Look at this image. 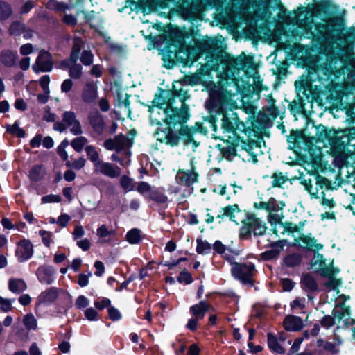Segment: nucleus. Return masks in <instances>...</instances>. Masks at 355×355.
I'll return each instance as SVG.
<instances>
[{
	"label": "nucleus",
	"mask_w": 355,
	"mask_h": 355,
	"mask_svg": "<svg viewBox=\"0 0 355 355\" xmlns=\"http://www.w3.org/2000/svg\"><path fill=\"white\" fill-rule=\"evenodd\" d=\"M33 254V245L28 240L24 239L17 243L15 254L19 261H27L32 257Z\"/></svg>",
	"instance_id": "obj_18"
},
{
	"label": "nucleus",
	"mask_w": 355,
	"mask_h": 355,
	"mask_svg": "<svg viewBox=\"0 0 355 355\" xmlns=\"http://www.w3.org/2000/svg\"><path fill=\"white\" fill-rule=\"evenodd\" d=\"M89 123L94 130L101 134L103 132L105 123L103 116L98 112H92L89 115Z\"/></svg>",
	"instance_id": "obj_29"
},
{
	"label": "nucleus",
	"mask_w": 355,
	"mask_h": 355,
	"mask_svg": "<svg viewBox=\"0 0 355 355\" xmlns=\"http://www.w3.org/2000/svg\"><path fill=\"white\" fill-rule=\"evenodd\" d=\"M333 261L327 263L323 255L317 254L314 257L313 266L320 272L323 277H329L338 272V270L333 267Z\"/></svg>",
	"instance_id": "obj_13"
},
{
	"label": "nucleus",
	"mask_w": 355,
	"mask_h": 355,
	"mask_svg": "<svg viewBox=\"0 0 355 355\" xmlns=\"http://www.w3.org/2000/svg\"><path fill=\"white\" fill-rule=\"evenodd\" d=\"M153 189V188H152L151 186L146 182H141L137 187L138 192L144 195L146 198H147V196L151 193Z\"/></svg>",
	"instance_id": "obj_56"
},
{
	"label": "nucleus",
	"mask_w": 355,
	"mask_h": 355,
	"mask_svg": "<svg viewBox=\"0 0 355 355\" xmlns=\"http://www.w3.org/2000/svg\"><path fill=\"white\" fill-rule=\"evenodd\" d=\"M270 16V12L267 8H263L262 10H259L255 12L254 16L252 17L250 15H247L244 21L248 28L249 33L252 35L253 37L258 36V31L257 30V24L259 20H267Z\"/></svg>",
	"instance_id": "obj_12"
},
{
	"label": "nucleus",
	"mask_w": 355,
	"mask_h": 355,
	"mask_svg": "<svg viewBox=\"0 0 355 355\" xmlns=\"http://www.w3.org/2000/svg\"><path fill=\"white\" fill-rule=\"evenodd\" d=\"M335 318L331 315L324 316L321 320V324L322 327L328 329L335 324Z\"/></svg>",
	"instance_id": "obj_64"
},
{
	"label": "nucleus",
	"mask_w": 355,
	"mask_h": 355,
	"mask_svg": "<svg viewBox=\"0 0 355 355\" xmlns=\"http://www.w3.org/2000/svg\"><path fill=\"white\" fill-rule=\"evenodd\" d=\"M58 297V290L51 287L42 292L37 297V304H50L53 303Z\"/></svg>",
	"instance_id": "obj_30"
},
{
	"label": "nucleus",
	"mask_w": 355,
	"mask_h": 355,
	"mask_svg": "<svg viewBox=\"0 0 355 355\" xmlns=\"http://www.w3.org/2000/svg\"><path fill=\"white\" fill-rule=\"evenodd\" d=\"M108 314L110 318L113 320H119L121 318V314L119 311L112 306L108 307Z\"/></svg>",
	"instance_id": "obj_63"
},
{
	"label": "nucleus",
	"mask_w": 355,
	"mask_h": 355,
	"mask_svg": "<svg viewBox=\"0 0 355 355\" xmlns=\"http://www.w3.org/2000/svg\"><path fill=\"white\" fill-rule=\"evenodd\" d=\"M176 178L180 184L189 186L197 182L198 174L193 171L180 170Z\"/></svg>",
	"instance_id": "obj_27"
},
{
	"label": "nucleus",
	"mask_w": 355,
	"mask_h": 355,
	"mask_svg": "<svg viewBox=\"0 0 355 355\" xmlns=\"http://www.w3.org/2000/svg\"><path fill=\"white\" fill-rule=\"evenodd\" d=\"M334 70L329 64L317 67L315 74L309 73L301 76L295 81L297 94L302 101L311 102L317 99L321 94H324L330 87L331 76Z\"/></svg>",
	"instance_id": "obj_3"
},
{
	"label": "nucleus",
	"mask_w": 355,
	"mask_h": 355,
	"mask_svg": "<svg viewBox=\"0 0 355 355\" xmlns=\"http://www.w3.org/2000/svg\"><path fill=\"white\" fill-rule=\"evenodd\" d=\"M27 288L26 282L21 279H10L8 282L9 290L16 294H19Z\"/></svg>",
	"instance_id": "obj_35"
},
{
	"label": "nucleus",
	"mask_w": 355,
	"mask_h": 355,
	"mask_svg": "<svg viewBox=\"0 0 355 355\" xmlns=\"http://www.w3.org/2000/svg\"><path fill=\"white\" fill-rule=\"evenodd\" d=\"M39 235L42 237L43 243L46 246L49 247L51 243V237L53 234L46 230H40Z\"/></svg>",
	"instance_id": "obj_57"
},
{
	"label": "nucleus",
	"mask_w": 355,
	"mask_h": 355,
	"mask_svg": "<svg viewBox=\"0 0 355 355\" xmlns=\"http://www.w3.org/2000/svg\"><path fill=\"white\" fill-rule=\"evenodd\" d=\"M284 24L292 25V33L299 37H317L327 45L336 43L340 37L341 31L335 27L332 19L315 24L313 21V7L300 6L288 15L282 10L279 15Z\"/></svg>",
	"instance_id": "obj_2"
},
{
	"label": "nucleus",
	"mask_w": 355,
	"mask_h": 355,
	"mask_svg": "<svg viewBox=\"0 0 355 355\" xmlns=\"http://www.w3.org/2000/svg\"><path fill=\"white\" fill-rule=\"evenodd\" d=\"M189 96L188 95V91L184 87H181L179 90L175 89L174 92L172 94H168L167 101H171V99H174L173 101V107L176 103V99H179V102L180 103V107L179 109H182L183 107H186L187 109V114L189 113V107L185 104L184 101L188 99Z\"/></svg>",
	"instance_id": "obj_25"
},
{
	"label": "nucleus",
	"mask_w": 355,
	"mask_h": 355,
	"mask_svg": "<svg viewBox=\"0 0 355 355\" xmlns=\"http://www.w3.org/2000/svg\"><path fill=\"white\" fill-rule=\"evenodd\" d=\"M46 7L49 9L56 10L58 11H65L70 8V6L55 0H49L46 3Z\"/></svg>",
	"instance_id": "obj_49"
},
{
	"label": "nucleus",
	"mask_w": 355,
	"mask_h": 355,
	"mask_svg": "<svg viewBox=\"0 0 355 355\" xmlns=\"http://www.w3.org/2000/svg\"><path fill=\"white\" fill-rule=\"evenodd\" d=\"M60 68L62 69H68L69 71V76L75 79H78L82 75L83 67L77 62L71 61V58L63 60L60 63Z\"/></svg>",
	"instance_id": "obj_24"
},
{
	"label": "nucleus",
	"mask_w": 355,
	"mask_h": 355,
	"mask_svg": "<svg viewBox=\"0 0 355 355\" xmlns=\"http://www.w3.org/2000/svg\"><path fill=\"white\" fill-rule=\"evenodd\" d=\"M55 273V270L51 266H40L36 272V275L38 278V280L42 283L46 284H51L53 281V275Z\"/></svg>",
	"instance_id": "obj_22"
},
{
	"label": "nucleus",
	"mask_w": 355,
	"mask_h": 355,
	"mask_svg": "<svg viewBox=\"0 0 355 355\" xmlns=\"http://www.w3.org/2000/svg\"><path fill=\"white\" fill-rule=\"evenodd\" d=\"M17 58V53L10 50H4L0 54L1 62L8 67H12L15 65Z\"/></svg>",
	"instance_id": "obj_33"
},
{
	"label": "nucleus",
	"mask_w": 355,
	"mask_h": 355,
	"mask_svg": "<svg viewBox=\"0 0 355 355\" xmlns=\"http://www.w3.org/2000/svg\"><path fill=\"white\" fill-rule=\"evenodd\" d=\"M254 206L257 209H264L267 211L270 223L272 225H275L274 232L276 234L280 230H282V234H284L285 230L293 234L298 232V227L295 225L288 223L284 226L281 223L283 218L282 209L284 204L279 203L274 198H270L268 202H254Z\"/></svg>",
	"instance_id": "obj_6"
},
{
	"label": "nucleus",
	"mask_w": 355,
	"mask_h": 355,
	"mask_svg": "<svg viewBox=\"0 0 355 355\" xmlns=\"http://www.w3.org/2000/svg\"><path fill=\"white\" fill-rule=\"evenodd\" d=\"M209 309V305L205 301H200L199 304H195L190 308V312L197 319H202L205 313Z\"/></svg>",
	"instance_id": "obj_34"
},
{
	"label": "nucleus",
	"mask_w": 355,
	"mask_h": 355,
	"mask_svg": "<svg viewBox=\"0 0 355 355\" xmlns=\"http://www.w3.org/2000/svg\"><path fill=\"white\" fill-rule=\"evenodd\" d=\"M126 240L130 244H137L141 240L140 231L138 229H132L126 234Z\"/></svg>",
	"instance_id": "obj_48"
},
{
	"label": "nucleus",
	"mask_w": 355,
	"mask_h": 355,
	"mask_svg": "<svg viewBox=\"0 0 355 355\" xmlns=\"http://www.w3.org/2000/svg\"><path fill=\"white\" fill-rule=\"evenodd\" d=\"M120 184L125 191H130L134 189L132 180L125 175L121 178Z\"/></svg>",
	"instance_id": "obj_55"
},
{
	"label": "nucleus",
	"mask_w": 355,
	"mask_h": 355,
	"mask_svg": "<svg viewBox=\"0 0 355 355\" xmlns=\"http://www.w3.org/2000/svg\"><path fill=\"white\" fill-rule=\"evenodd\" d=\"M84 44V42L81 38L76 37L73 40V45L69 58L71 61L77 62L79 58L80 51Z\"/></svg>",
	"instance_id": "obj_38"
},
{
	"label": "nucleus",
	"mask_w": 355,
	"mask_h": 355,
	"mask_svg": "<svg viewBox=\"0 0 355 355\" xmlns=\"http://www.w3.org/2000/svg\"><path fill=\"white\" fill-rule=\"evenodd\" d=\"M53 129L60 132L69 129L73 135H80L83 133L81 124L75 112L72 111H65L62 114V121L55 122Z\"/></svg>",
	"instance_id": "obj_8"
},
{
	"label": "nucleus",
	"mask_w": 355,
	"mask_h": 355,
	"mask_svg": "<svg viewBox=\"0 0 355 355\" xmlns=\"http://www.w3.org/2000/svg\"><path fill=\"white\" fill-rule=\"evenodd\" d=\"M214 250L218 254H221L224 258L230 260L232 257L229 254L230 251L220 241H216L213 245Z\"/></svg>",
	"instance_id": "obj_46"
},
{
	"label": "nucleus",
	"mask_w": 355,
	"mask_h": 355,
	"mask_svg": "<svg viewBox=\"0 0 355 355\" xmlns=\"http://www.w3.org/2000/svg\"><path fill=\"white\" fill-rule=\"evenodd\" d=\"M178 281L180 283H184L186 284H189L192 282V277L189 272L183 270L180 273L178 277Z\"/></svg>",
	"instance_id": "obj_59"
},
{
	"label": "nucleus",
	"mask_w": 355,
	"mask_h": 355,
	"mask_svg": "<svg viewBox=\"0 0 355 355\" xmlns=\"http://www.w3.org/2000/svg\"><path fill=\"white\" fill-rule=\"evenodd\" d=\"M13 302H14V300L3 298L1 296H0L1 308L5 312H8L10 310H11L12 304Z\"/></svg>",
	"instance_id": "obj_58"
},
{
	"label": "nucleus",
	"mask_w": 355,
	"mask_h": 355,
	"mask_svg": "<svg viewBox=\"0 0 355 355\" xmlns=\"http://www.w3.org/2000/svg\"><path fill=\"white\" fill-rule=\"evenodd\" d=\"M333 315L338 322L343 320L345 324H349L350 320V308L344 303L338 304L333 311Z\"/></svg>",
	"instance_id": "obj_26"
},
{
	"label": "nucleus",
	"mask_w": 355,
	"mask_h": 355,
	"mask_svg": "<svg viewBox=\"0 0 355 355\" xmlns=\"http://www.w3.org/2000/svg\"><path fill=\"white\" fill-rule=\"evenodd\" d=\"M315 186L312 183L311 179L304 180V185L309 191V193L315 198H320V192L324 191V187H327L325 182V179L321 176H317L315 178Z\"/></svg>",
	"instance_id": "obj_17"
},
{
	"label": "nucleus",
	"mask_w": 355,
	"mask_h": 355,
	"mask_svg": "<svg viewBox=\"0 0 355 355\" xmlns=\"http://www.w3.org/2000/svg\"><path fill=\"white\" fill-rule=\"evenodd\" d=\"M61 200V198L58 195H46L42 198V202L45 203H51V202H59Z\"/></svg>",
	"instance_id": "obj_62"
},
{
	"label": "nucleus",
	"mask_w": 355,
	"mask_h": 355,
	"mask_svg": "<svg viewBox=\"0 0 355 355\" xmlns=\"http://www.w3.org/2000/svg\"><path fill=\"white\" fill-rule=\"evenodd\" d=\"M98 97V87L94 82L87 83L81 92L82 101L86 104L94 103Z\"/></svg>",
	"instance_id": "obj_20"
},
{
	"label": "nucleus",
	"mask_w": 355,
	"mask_h": 355,
	"mask_svg": "<svg viewBox=\"0 0 355 355\" xmlns=\"http://www.w3.org/2000/svg\"><path fill=\"white\" fill-rule=\"evenodd\" d=\"M194 8L198 11H203L217 6L218 0H192Z\"/></svg>",
	"instance_id": "obj_37"
},
{
	"label": "nucleus",
	"mask_w": 355,
	"mask_h": 355,
	"mask_svg": "<svg viewBox=\"0 0 355 355\" xmlns=\"http://www.w3.org/2000/svg\"><path fill=\"white\" fill-rule=\"evenodd\" d=\"M115 232L109 230L105 225H101L96 230V235L101 239L102 242H109L110 236L114 235Z\"/></svg>",
	"instance_id": "obj_40"
},
{
	"label": "nucleus",
	"mask_w": 355,
	"mask_h": 355,
	"mask_svg": "<svg viewBox=\"0 0 355 355\" xmlns=\"http://www.w3.org/2000/svg\"><path fill=\"white\" fill-rule=\"evenodd\" d=\"M236 147L245 151L254 161L257 155V150L260 148V144L259 141L247 138L245 140L241 139L239 141Z\"/></svg>",
	"instance_id": "obj_21"
},
{
	"label": "nucleus",
	"mask_w": 355,
	"mask_h": 355,
	"mask_svg": "<svg viewBox=\"0 0 355 355\" xmlns=\"http://www.w3.org/2000/svg\"><path fill=\"white\" fill-rule=\"evenodd\" d=\"M235 69H241L245 73L244 78L236 79L229 77L230 66H227L223 73V77L214 83L209 82L206 85V89L209 92V101L219 109L237 107V101L245 103L254 94L258 95L262 90L268 89L262 84V80L256 68L253 66L252 58L240 55L236 60L230 62Z\"/></svg>",
	"instance_id": "obj_1"
},
{
	"label": "nucleus",
	"mask_w": 355,
	"mask_h": 355,
	"mask_svg": "<svg viewBox=\"0 0 355 355\" xmlns=\"http://www.w3.org/2000/svg\"><path fill=\"white\" fill-rule=\"evenodd\" d=\"M255 267L252 263H235L232 268V274L243 284H252Z\"/></svg>",
	"instance_id": "obj_11"
},
{
	"label": "nucleus",
	"mask_w": 355,
	"mask_h": 355,
	"mask_svg": "<svg viewBox=\"0 0 355 355\" xmlns=\"http://www.w3.org/2000/svg\"><path fill=\"white\" fill-rule=\"evenodd\" d=\"M299 239L304 245V247L310 250L319 251L323 248V245L318 243L317 239L312 236L311 234L300 235Z\"/></svg>",
	"instance_id": "obj_32"
},
{
	"label": "nucleus",
	"mask_w": 355,
	"mask_h": 355,
	"mask_svg": "<svg viewBox=\"0 0 355 355\" xmlns=\"http://www.w3.org/2000/svg\"><path fill=\"white\" fill-rule=\"evenodd\" d=\"M12 14L11 6L6 1H0V20L8 19Z\"/></svg>",
	"instance_id": "obj_45"
},
{
	"label": "nucleus",
	"mask_w": 355,
	"mask_h": 355,
	"mask_svg": "<svg viewBox=\"0 0 355 355\" xmlns=\"http://www.w3.org/2000/svg\"><path fill=\"white\" fill-rule=\"evenodd\" d=\"M110 304V300L108 298L101 297L96 300L94 302L95 307L99 310L108 307Z\"/></svg>",
	"instance_id": "obj_60"
},
{
	"label": "nucleus",
	"mask_w": 355,
	"mask_h": 355,
	"mask_svg": "<svg viewBox=\"0 0 355 355\" xmlns=\"http://www.w3.org/2000/svg\"><path fill=\"white\" fill-rule=\"evenodd\" d=\"M266 229L265 222L254 216H251L243 222L241 228V235L244 237L253 233L255 236H261L265 234Z\"/></svg>",
	"instance_id": "obj_9"
},
{
	"label": "nucleus",
	"mask_w": 355,
	"mask_h": 355,
	"mask_svg": "<svg viewBox=\"0 0 355 355\" xmlns=\"http://www.w3.org/2000/svg\"><path fill=\"white\" fill-rule=\"evenodd\" d=\"M94 172L101 173L110 178H116L121 175V171L118 166L101 160L94 168Z\"/></svg>",
	"instance_id": "obj_16"
},
{
	"label": "nucleus",
	"mask_w": 355,
	"mask_h": 355,
	"mask_svg": "<svg viewBox=\"0 0 355 355\" xmlns=\"http://www.w3.org/2000/svg\"><path fill=\"white\" fill-rule=\"evenodd\" d=\"M268 345L275 353L284 354L285 352V349L282 346L277 336L272 333L268 334Z\"/></svg>",
	"instance_id": "obj_36"
},
{
	"label": "nucleus",
	"mask_w": 355,
	"mask_h": 355,
	"mask_svg": "<svg viewBox=\"0 0 355 355\" xmlns=\"http://www.w3.org/2000/svg\"><path fill=\"white\" fill-rule=\"evenodd\" d=\"M45 174L44 168L42 166H34L30 171L29 177L33 181H39L43 178Z\"/></svg>",
	"instance_id": "obj_42"
},
{
	"label": "nucleus",
	"mask_w": 355,
	"mask_h": 355,
	"mask_svg": "<svg viewBox=\"0 0 355 355\" xmlns=\"http://www.w3.org/2000/svg\"><path fill=\"white\" fill-rule=\"evenodd\" d=\"M304 338H297L293 343L287 355H292V354L297 352Z\"/></svg>",
	"instance_id": "obj_61"
},
{
	"label": "nucleus",
	"mask_w": 355,
	"mask_h": 355,
	"mask_svg": "<svg viewBox=\"0 0 355 355\" xmlns=\"http://www.w3.org/2000/svg\"><path fill=\"white\" fill-rule=\"evenodd\" d=\"M273 39L277 43V46L284 50L287 53L291 55H297V49L298 44L294 42V37H289L284 33L283 28H279L277 31L272 34Z\"/></svg>",
	"instance_id": "obj_10"
},
{
	"label": "nucleus",
	"mask_w": 355,
	"mask_h": 355,
	"mask_svg": "<svg viewBox=\"0 0 355 355\" xmlns=\"http://www.w3.org/2000/svg\"><path fill=\"white\" fill-rule=\"evenodd\" d=\"M211 249V245L207 241L201 239L197 240L196 251L198 254H208Z\"/></svg>",
	"instance_id": "obj_50"
},
{
	"label": "nucleus",
	"mask_w": 355,
	"mask_h": 355,
	"mask_svg": "<svg viewBox=\"0 0 355 355\" xmlns=\"http://www.w3.org/2000/svg\"><path fill=\"white\" fill-rule=\"evenodd\" d=\"M53 60L51 55L44 50L41 51L33 65V69L35 72H49L53 69Z\"/></svg>",
	"instance_id": "obj_14"
},
{
	"label": "nucleus",
	"mask_w": 355,
	"mask_h": 355,
	"mask_svg": "<svg viewBox=\"0 0 355 355\" xmlns=\"http://www.w3.org/2000/svg\"><path fill=\"white\" fill-rule=\"evenodd\" d=\"M147 198L157 202V203H165L168 200L167 196L164 195L163 191L155 188H153L151 193L147 196Z\"/></svg>",
	"instance_id": "obj_41"
},
{
	"label": "nucleus",
	"mask_w": 355,
	"mask_h": 355,
	"mask_svg": "<svg viewBox=\"0 0 355 355\" xmlns=\"http://www.w3.org/2000/svg\"><path fill=\"white\" fill-rule=\"evenodd\" d=\"M212 130L214 132L212 134L214 139L229 142L238 132L245 130V124L240 121L237 113L226 112L222 118L220 129L218 130L216 125H213Z\"/></svg>",
	"instance_id": "obj_7"
},
{
	"label": "nucleus",
	"mask_w": 355,
	"mask_h": 355,
	"mask_svg": "<svg viewBox=\"0 0 355 355\" xmlns=\"http://www.w3.org/2000/svg\"><path fill=\"white\" fill-rule=\"evenodd\" d=\"M303 287L309 291H313L318 288V284L315 279L310 275H305L302 279Z\"/></svg>",
	"instance_id": "obj_43"
},
{
	"label": "nucleus",
	"mask_w": 355,
	"mask_h": 355,
	"mask_svg": "<svg viewBox=\"0 0 355 355\" xmlns=\"http://www.w3.org/2000/svg\"><path fill=\"white\" fill-rule=\"evenodd\" d=\"M199 126L196 128H189L187 126H182L180 130L181 138L184 140L186 145L192 144V146L196 148L198 146V143L194 139V135L198 131Z\"/></svg>",
	"instance_id": "obj_23"
},
{
	"label": "nucleus",
	"mask_w": 355,
	"mask_h": 355,
	"mask_svg": "<svg viewBox=\"0 0 355 355\" xmlns=\"http://www.w3.org/2000/svg\"><path fill=\"white\" fill-rule=\"evenodd\" d=\"M174 99L165 102L161 96H156L153 101V105L149 107L150 120L151 125H161L162 123L166 124L182 123L186 122L190 115L187 114V109H178L173 107Z\"/></svg>",
	"instance_id": "obj_4"
},
{
	"label": "nucleus",
	"mask_w": 355,
	"mask_h": 355,
	"mask_svg": "<svg viewBox=\"0 0 355 355\" xmlns=\"http://www.w3.org/2000/svg\"><path fill=\"white\" fill-rule=\"evenodd\" d=\"M317 139L331 146L336 156L347 157L355 154V138H350L346 132L327 130L320 125L316 128Z\"/></svg>",
	"instance_id": "obj_5"
},
{
	"label": "nucleus",
	"mask_w": 355,
	"mask_h": 355,
	"mask_svg": "<svg viewBox=\"0 0 355 355\" xmlns=\"http://www.w3.org/2000/svg\"><path fill=\"white\" fill-rule=\"evenodd\" d=\"M328 280L324 283V285L327 288V297H329L331 295V300H336L338 297L343 298L345 301L349 299V296H346L344 295H339V291L338 290V286L340 285L341 282L339 279L335 278L333 275L329 276Z\"/></svg>",
	"instance_id": "obj_19"
},
{
	"label": "nucleus",
	"mask_w": 355,
	"mask_h": 355,
	"mask_svg": "<svg viewBox=\"0 0 355 355\" xmlns=\"http://www.w3.org/2000/svg\"><path fill=\"white\" fill-rule=\"evenodd\" d=\"M85 151L89 159L93 163L94 168L97 165V163L100 162V155L97 151L95 146L92 145L87 146Z\"/></svg>",
	"instance_id": "obj_39"
},
{
	"label": "nucleus",
	"mask_w": 355,
	"mask_h": 355,
	"mask_svg": "<svg viewBox=\"0 0 355 355\" xmlns=\"http://www.w3.org/2000/svg\"><path fill=\"white\" fill-rule=\"evenodd\" d=\"M272 187H281L288 179L287 177L283 175L282 173H275L272 176Z\"/></svg>",
	"instance_id": "obj_51"
},
{
	"label": "nucleus",
	"mask_w": 355,
	"mask_h": 355,
	"mask_svg": "<svg viewBox=\"0 0 355 355\" xmlns=\"http://www.w3.org/2000/svg\"><path fill=\"white\" fill-rule=\"evenodd\" d=\"M132 145L131 140L127 137L117 135L113 139H108L104 142V147L108 150H116L119 152L121 150H126Z\"/></svg>",
	"instance_id": "obj_15"
},
{
	"label": "nucleus",
	"mask_w": 355,
	"mask_h": 355,
	"mask_svg": "<svg viewBox=\"0 0 355 355\" xmlns=\"http://www.w3.org/2000/svg\"><path fill=\"white\" fill-rule=\"evenodd\" d=\"M241 212L237 205H229L224 208H222L220 213L217 215L216 218H223L224 217H228L230 220L235 222L239 224L236 220L237 215Z\"/></svg>",
	"instance_id": "obj_28"
},
{
	"label": "nucleus",
	"mask_w": 355,
	"mask_h": 355,
	"mask_svg": "<svg viewBox=\"0 0 355 355\" xmlns=\"http://www.w3.org/2000/svg\"><path fill=\"white\" fill-rule=\"evenodd\" d=\"M284 326L287 331H297L302 329L303 322L298 316L288 315L284 319Z\"/></svg>",
	"instance_id": "obj_31"
},
{
	"label": "nucleus",
	"mask_w": 355,
	"mask_h": 355,
	"mask_svg": "<svg viewBox=\"0 0 355 355\" xmlns=\"http://www.w3.org/2000/svg\"><path fill=\"white\" fill-rule=\"evenodd\" d=\"M7 131L18 137H24L25 136L24 130L19 128V124L17 122L12 125H8Z\"/></svg>",
	"instance_id": "obj_53"
},
{
	"label": "nucleus",
	"mask_w": 355,
	"mask_h": 355,
	"mask_svg": "<svg viewBox=\"0 0 355 355\" xmlns=\"http://www.w3.org/2000/svg\"><path fill=\"white\" fill-rule=\"evenodd\" d=\"M80 58L81 62L84 65L88 66V65H90L92 64L94 55L90 51L85 50L81 53V56Z\"/></svg>",
	"instance_id": "obj_54"
},
{
	"label": "nucleus",
	"mask_w": 355,
	"mask_h": 355,
	"mask_svg": "<svg viewBox=\"0 0 355 355\" xmlns=\"http://www.w3.org/2000/svg\"><path fill=\"white\" fill-rule=\"evenodd\" d=\"M23 324L28 330H36L37 328V320L32 313L24 316Z\"/></svg>",
	"instance_id": "obj_44"
},
{
	"label": "nucleus",
	"mask_w": 355,
	"mask_h": 355,
	"mask_svg": "<svg viewBox=\"0 0 355 355\" xmlns=\"http://www.w3.org/2000/svg\"><path fill=\"white\" fill-rule=\"evenodd\" d=\"M88 140L86 137L83 136H80L74 138L71 141V146L78 153H80L83 150L85 145L87 143Z\"/></svg>",
	"instance_id": "obj_47"
},
{
	"label": "nucleus",
	"mask_w": 355,
	"mask_h": 355,
	"mask_svg": "<svg viewBox=\"0 0 355 355\" xmlns=\"http://www.w3.org/2000/svg\"><path fill=\"white\" fill-rule=\"evenodd\" d=\"M301 261V257L298 254H291L285 258V263L290 267L297 266Z\"/></svg>",
	"instance_id": "obj_52"
}]
</instances>
